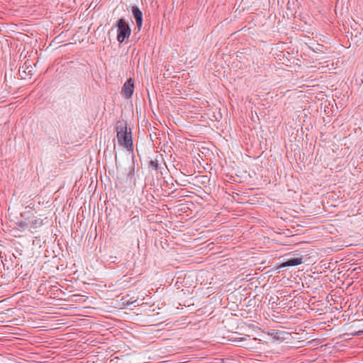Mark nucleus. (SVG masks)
Segmentation results:
<instances>
[{
    "label": "nucleus",
    "mask_w": 363,
    "mask_h": 363,
    "mask_svg": "<svg viewBox=\"0 0 363 363\" xmlns=\"http://www.w3.org/2000/svg\"><path fill=\"white\" fill-rule=\"evenodd\" d=\"M134 91V81L130 78L128 79L122 87L121 93L126 99H130Z\"/></svg>",
    "instance_id": "7ed1b4c3"
},
{
    "label": "nucleus",
    "mask_w": 363,
    "mask_h": 363,
    "mask_svg": "<svg viewBox=\"0 0 363 363\" xmlns=\"http://www.w3.org/2000/svg\"><path fill=\"white\" fill-rule=\"evenodd\" d=\"M29 225L33 228H38L43 225V220L40 218H33L30 222Z\"/></svg>",
    "instance_id": "423d86ee"
},
{
    "label": "nucleus",
    "mask_w": 363,
    "mask_h": 363,
    "mask_svg": "<svg viewBox=\"0 0 363 363\" xmlns=\"http://www.w3.org/2000/svg\"><path fill=\"white\" fill-rule=\"evenodd\" d=\"M21 69H23V67H22L20 69H19V73L21 74V76L23 77V78H25V77L23 75V73H25L26 74V70H21Z\"/></svg>",
    "instance_id": "1a4fd4ad"
},
{
    "label": "nucleus",
    "mask_w": 363,
    "mask_h": 363,
    "mask_svg": "<svg viewBox=\"0 0 363 363\" xmlns=\"http://www.w3.org/2000/svg\"><path fill=\"white\" fill-rule=\"evenodd\" d=\"M116 26L118 28L117 40L118 42L123 43L126 38L130 36V28L123 18L118 21Z\"/></svg>",
    "instance_id": "f03ea898"
},
{
    "label": "nucleus",
    "mask_w": 363,
    "mask_h": 363,
    "mask_svg": "<svg viewBox=\"0 0 363 363\" xmlns=\"http://www.w3.org/2000/svg\"><path fill=\"white\" fill-rule=\"evenodd\" d=\"M303 263V259L301 257H294L289 259L287 261L282 264V267H291V266H296Z\"/></svg>",
    "instance_id": "39448f33"
},
{
    "label": "nucleus",
    "mask_w": 363,
    "mask_h": 363,
    "mask_svg": "<svg viewBox=\"0 0 363 363\" xmlns=\"http://www.w3.org/2000/svg\"><path fill=\"white\" fill-rule=\"evenodd\" d=\"M18 225L22 229L26 228L28 225V224L26 222H20Z\"/></svg>",
    "instance_id": "6e6552de"
},
{
    "label": "nucleus",
    "mask_w": 363,
    "mask_h": 363,
    "mask_svg": "<svg viewBox=\"0 0 363 363\" xmlns=\"http://www.w3.org/2000/svg\"><path fill=\"white\" fill-rule=\"evenodd\" d=\"M149 167H152L154 169L157 170V162L151 160L149 164Z\"/></svg>",
    "instance_id": "0eeeda50"
},
{
    "label": "nucleus",
    "mask_w": 363,
    "mask_h": 363,
    "mask_svg": "<svg viewBox=\"0 0 363 363\" xmlns=\"http://www.w3.org/2000/svg\"><path fill=\"white\" fill-rule=\"evenodd\" d=\"M132 13L135 18L137 27L138 30H140L143 24V13L138 6H134L132 7Z\"/></svg>",
    "instance_id": "20e7f679"
},
{
    "label": "nucleus",
    "mask_w": 363,
    "mask_h": 363,
    "mask_svg": "<svg viewBox=\"0 0 363 363\" xmlns=\"http://www.w3.org/2000/svg\"><path fill=\"white\" fill-rule=\"evenodd\" d=\"M116 130L118 143L128 150L131 149L133 147L132 135L130 131L128 132L127 126L118 125Z\"/></svg>",
    "instance_id": "f257e3e1"
}]
</instances>
